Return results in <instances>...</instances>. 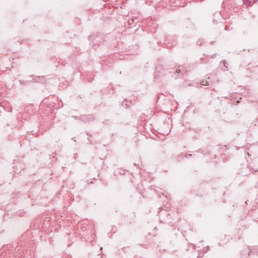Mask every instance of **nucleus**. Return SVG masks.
Returning a JSON list of instances; mask_svg holds the SVG:
<instances>
[{
  "label": "nucleus",
  "mask_w": 258,
  "mask_h": 258,
  "mask_svg": "<svg viewBox=\"0 0 258 258\" xmlns=\"http://www.w3.org/2000/svg\"><path fill=\"white\" fill-rule=\"evenodd\" d=\"M110 122V121L109 120L107 119V120H104L103 121V123L105 124H108Z\"/></svg>",
  "instance_id": "nucleus-9"
},
{
  "label": "nucleus",
  "mask_w": 258,
  "mask_h": 258,
  "mask_svg": "<svg viewBox=\"0 0 258 258\" xmlns=\"http://www.w3.org/2000/svg\"><path fill=\"white\" fill-rule=\"evenodd\" d=\"M197 43L198 45L201 46L205 43L204 40L203 39H199L197 40Z\"/></svg>",
  "instance_id": "nucleus-6"
},
{
  "label": "nucleus",
  "mask_w": 258,
  "mask_h": 258,
  "mask_svg": "<svg viewBox=\"0 0 258 258\" xmlns=\"http://www.w3.org/2000/svg\"><path fill=\"white\" fill-rule=\"evenodd\" d=\"M202 83L203 85H209V83L207 81L204 80L202 82Z\"/></svg>",
  "instance_id": "nucleus-8"
},
{
  "label": "nucleus",
  "mask_w": 258,
  "mask_h": 258,
  "mask_svg": "<svg viewBox=\"0 0 258 258\" xmlns=\"http://www.w3.org/2000/svg\"><path fill=\"white\" fill-rule=\"evenodd\" d=\"M176 72H177V74H179V73H180V70H179V69H177L176 70Z\"/></svg>",
  "instance_id": "nucleus-11"
},
{
  "label": "nucleus",
  "mask_w": 258,
  "mask_h": 258,
  "mask_svg": "<svg viewBox=\"0 0 258 258\" xmlns=\"http://www.w3.org/2000/svg\"><path fill=\"white\" fill-rule=\"evenodd\" d=\"M16 258H28L27 256H26V255L24 254V252H22V253L21 252L17 253V254L15 255Z\"/></svg>",
  "instance_id": "nucleus-5"
},
{
  "label": "nucleus",
  "mask_w": 258,
  "mask_h": 258,
  "mask_svg": "<svg viewBox=\"0 0 258 258\" xmlns=\"http://www.w3.org/2000/svg\"><path fill=\"white\" fill-rule=\"evenodd\" d=\"M250 252L258 255V246H248L245 250H242L241 258H247L249 256Z\"/></svg>",
  "instance_id": "nucleus-1"
},
{
  "label": "nucleus",
  "mask_w": 258,
  "mask_h": 258,
  "mask_svg": "<svg viewBox=\"0 0 258 258\" xmlns=\"http://www.w3.org/2000/svg\"><path fill=\"white\" fill-rule=\"evenodd\" d=\"M97 38H98V37H96V38H95L94 36H90L89 37V40L90 41H93V40H95L96 39H97Z\"/></svg>",
  "instance_id": "nucleus-7"
},
{
  "label": "nucleus",
  "mask_w": 258,
  "mask_h": 258,
  "mask_svg": "<svg viewBox=\"0 0 258 258\" xmlns=\"http://www.w3.org/2000/svg\"><path fill=\"white\" fill-rule=\"evenodd\" d=\"M225 30H227L228 29V26H226L225 28Z\"/></svg>",
  "instance_id": "nucleus-14"
},
{
  "label": "nucleus",
  "mask_w": 258,
  "mask_h": 258,
  "mask_svg": "<svg viewBox=\"0 0 258 258\" xmlns=\"http://www.w3.org/2000/svg\"><path fill=\"white\" fill-rule=\"evenodd\" d=\"M256 1H257V0H243V4L244 5H247L249 7L252 6L254 3H256Z\"/></svg>",
  "instance_id": "nucleus-3"
},
{
  "label": "nucleus",
  "mask_w": 258,
  "mask_h": 258,
  "mask_svg": "<svg viewBox=\"0 0 258 258\" xmlns=\"http://www.w3.org/2000/svg\"><path fill=\"white\" fill-rule=\"evenodd\" d=\"M216 56V53H215V54H213L211 56V57L213 58H215Z\"/></svg>",
  "instance_id": "nucleus-10"
},
{
  "label": "nucleus",
  "mask_w": 258,
  "mask_h": 258,
  "mask_svg": "<svg viewBox=\"0 0 258 258\" xmlns=\"http://www.w3.org/2000/svg\"><path fill=\"white\" fill-rule=\"evenodd\" d=\"M20 83L21 84H25L24 82V81H20Z\"/></svg>",
  "instance_id": "nucleus-12"
},
{
  "label": "nucleus",
  "mask_w": 258,
  "mask_h": 258,
  "mask_svg": "<svg viewBox=\"0 0 258 258\" xmlns=\"http://www.w3.org/2000/svg\"><path fill=\"white\" fill-rule=\"evenodd\" d=\"M188 156L189 157H190V156H192V155H191V154H188Z\"/></svg>",
  "instance_id": "nucleus-16"
},
{
  "label": "nucleus",
  "mask_w": 258,
  "mask_h": 258,
  "mask_svg": "<svg viewBox=\"0 0 258 258\" xmlns=\"http://www.w3.org/2000/svg\"><path fill=\"white\" fill-rule=\"evenodd\" d=\"M211 44H214V41H212V42H211Z\"/></svg>",
  "instance_id": "nucleus-15"
},
{
  "label": "nucleus",
  "mask_w": 258,
  "mask_h": 258,
  "mask_svg": "<svg viewBox=\"0 0 258 258\" xmlns=\"http://www.w3.org/2000/svg\"><path fill=\"white\" fill-rule=\"evenodd\" d=\"M220 63L221 64L223 63L224 64V68L223 69L224 71H228L229 70V69L228 68V66H227L228 63L226 60H225V59L222 60Z\"/></svg>",
  "instance_id": "nucleus-4"
},
{
  "label": "nucleus",
  "mask_w": 258,
  "mask_h": 258,
  "mask_svg": "<svg viewBox=\"0 0 258 258\" xmlns=\"http://www.w3.org/2000/svg\"><path fill=\"white\" fill-rule=\"evenodd\" d=\"M30 78H33V81L36 83H44L45 82L44 76H36L34 75H31L29 76Z\"/></svg>",
  "instance_id": "nucleus-2"
},
{
  "label": "nucleus",
  "mask_w": 258,
  "mask_h": 258,
  "mask_svg": "<svg viewBox=\"0 0 258 258\" xmlns=\"http://www.w3.org/2000/svg\"><path fill=\"white\" fill-rule=\"evenodd\" d=\"M213 23H217V21H216V20L215 19H213Z\"/></svg>",
  "instance_id": "nucleus-13"
}]
</instances>
